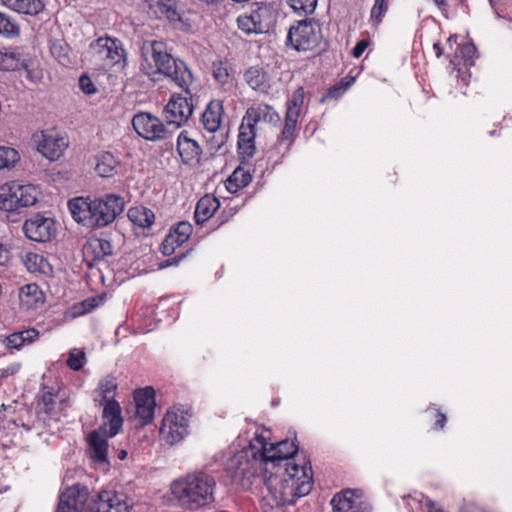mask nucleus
<instances>
[{"mask_svg": "<svg viewBox=\"0 0 512 512\" xmlns=\"http://www.w3.org/2000/svg\"><path fill=\"white\" fill-rule=\"evenodd\" d=\"M132 126L140 137L149 141L164 139L168 134L163 122L147 112L136 114L132 118Z\"/></svg>", "mask_w": 512, "mask_h": 512, "instance_id": "14", "label": "nucleus"}, {"mask_svg": "<svg viewBox=\"0 0 512 512\" xmlns=\"http://www.w3.org/2000/svg\"><path fill=\"white\" fill-rule=\"evenodd\" d=\"M238 153L243 159H250L255 155V142L238 141Z\"/></svg>", "mask_w": 512, "mask_h": 512, "instance_id": "51", "label": "nucleus"}, {"mask_svg": "<svg viewBox=\"0 0 512 512\" xmlns=\"http://www.w3.org/2000/svg\"><path fill=\"white\" fill-rule=\"evenodd\" d=\"M20 303L26 309H35L44 302V294L35 283L22 286L19 291Z\"/></svg>", "mask_w": 512, "mask_h": 512, "instance_id": "31", "label": "nucleus"}, {"mask_svg": "<svg viewBox=\"0 0 512 512\" xmlns=\"http://www.w3.org/2000/svg\"><path fill=\"white\" fill-rule=\"evenodd\" d=\"M26 237L35 242H47L56 234L55 222L52 218L36 214L23 224Z\"/></svg>", "mask_w": 512, "mask_h": 512, "instance_id": "17", "label": "nucleus"}, {"mask_svg": "<svg viewBox=\"0 0 512 512\" xmlns=\"http://www.w3.org/2000/svg\"><path fill=\"white\" fill-rule=\"evenodd\" d=\"M216 481L205 472L187 474L171 484V493L180 507L197 510L214 501Z\"/></svg>", "mask_w": 512, "mask_h": 512, "instance_id": "3", "label": "nucleus"}, {"mask_svg": "<svg viewBox=\"0 0 512 512\" xmlns=\"http://www.w3.org/2000/svg\"><path fill=\"white\" fill-rule=\"evenodd\" d=\"M89 499V490L86 486L75 484L66 487L58 497L55 512H83Z\"/></svg>", "mask_w": 512, "mask_h": 512, "instance_id": "15", "label": "nucleus"}, {"mask_svg": "<svg viewBox=\"0 0 512 512\" xmlns=\"http://www.w3.org/2000/svg\"><path fill=\"white\" fill-rule=\"evenodd\" d=\"M141 70L144 74L156 79L163 76L185 93L190 94L189 87L194 81L193 74L187 64L180 58L173 57L163 41H146L142 46Z\"/></svg>", "mask_w": 512, "mask_h": 512, "instance_id": "2", "label": "nucleus"}, {"mask_svg": "<svg viewBox=\"0 0 512 512\" xmlns=\"http://www.w3.org/2000/svg\"><path fill=\"white\" fill-rule=\"evenodd\" d=\"M10 258L9 250L0 243V266L5 265Z\"/></svg>", "mask_w": 512, "mask_h": 512, "instance_id": "61", "label": "nucleus"}, {"mask_svg": "<svg viewBox=\"0 0 512 512\" xmlns=\"http://www.w3.org/2000/svg\"><path fill=\"white\" fill-rule=\"evenodd\" d=\"M22 65L20 55L13 50H0V70L14 71Z\"/></svg>", "mask_w": 512, "mask_h": 512, "instance_id": "40", "label": "nucleus"}, {"mask_svg": "<svg viewBox=\"0 0 512 512\" xmlns=\"http://www.w3.org/2000/svg\"><path fill=\"white\" fill-rule=\"evenodd\" d=\"M321 39V30L310 20H302L291 26L286 43L299 52L315 49Z\"/></svg>", "mask_w": 512, "mask_h": 512, "instance_id": "9", "label": "nucleus"}, {"mask_svg": "<svg viewBox=\"0 0 512 512\" xmlns=\"http://www.w3.org/2000/svg\"><path fill=\"white\" fill-rule=\"evenodd\" d=\"M119 166V161L110 152H101L96 157L95 170L101 177H112Z\"/></svg>", "mask_w": 512, "mask_h": 512, "instance_id": "34", "label": "nucleus"}, {"mask_svg": "<svg viewBox=\"0 0 512 512\" xmlns=\"http://www.w3.org/2000/svg\"><path fill=\"white\" fill-rule=\"evenodd\" d=\"M286 2L293 10L308 15L315 11L318 0H286Z\"/></svg>", "mask_w": 512, "mask_h": 512, "instance_id": "47", "label": "nucleus"}, {"mask_svg": "<svg viewBox=\"0 0 512 512\" xmlns=\"http://www.w3.org/2000/svg\"><path fill=\"white\" fill-rule=\"evenodd\" d=\"M128 218L135 226L149 228L154 223L155 215L149 208L136 206L128 210Z\"/></svg>", "mask_w": 512, "mask_h": 512, "instance_id": "35", "label": "nucleus"}, {"mask_svg": "<svg viewBox=\"0 0 512 512\" xmlns=\"http://www.w3.org/2000/svg\"><path fill=\"white\" fill-rule=\"evenodd\" d=\"M87 251L94 254V259L100 260L113 253V246L111 242L103 238H91L85 247Z\"/></svg>", "mask_w": 512, "mask_h": 512, "instance_id": "38", "label": "nucleus"}, {"mask_svg": "<svg viewBox=\"0 0 512 512\" xmlns=\"http://www.w3.org/2000/svg\"><path fill=\"white\" fill-rule=\"evenodd\" d=\"M18 161L19 154L14 148L0 146V170L11 169Z\"/></svg>", "mask_w": 512, "mask_h": 512, "instance_id": "42", "label": "nucleus"}, {"mask_svg": "<svg viewBox=\"0 0 512 512\" xmlns=\"http://www.w3.org/2000/svg\"><path fill=\"white\" fill-rule=\"evenodd\" d=\"M237 25L238 28L247 35L263 33L254 22L253 17H250L249 14L240 15L237 18Z\"/></svg>", "mask_w": 512, "mask_h": 512, "instance_id": "45", "label": "nucleus"}, {"mask_svg": "<svg viewBox=\"0 0 512 512\" xmlns=\"http://www.w3.org/2000/svg\"><path fill=\"white\" fill-rule=\"evenodd\" d=\"M224 116L223 103L220 100H211L201 115L203 128L214 134L209 140L210 149L218 151L226 141V133L222 131L221 125Z\"/></svg>", "mask_w": 512, "mask_h": 512, "instance_id": "7", "label": "nucleus"}, {"mask_svg": "<svg viewBox=\"0 0 512 512\" xmlns=\"http://www.w3.org/2000/svg\"><path fill=\"white\" fill-rule=\"evenodd\" d=\"M105 427L94 430L87 436V443L91 459L96 463H108V438Z\"/></svg>", "mask_w": 512, "mask_h": 512, "instance_id": "21", "label": "nucleus"}, {"mask_svg": "<svg viewBox=\"0 0 512 512\" xmlns=\"http://www.w3.org/2000/svg\"><path fill=\"white\" fill-rule=\"evenodd\" d=\"M92 204L93 200L90 198L77 197L69 200L68 208L76 222L93 228Z\"/></svg>", "mask_w": 512, "mask_h": 512, "instance_id": "25", "label": "nucleus"}, {"mask_svg": "<svg viewBox=\"0 0 512 512\" xmlns=\"http://www.w3.org/2000/svg\"><path fill=\"white\" fill-rule=\"evenodd\" d=\"M187 96L180 94L171 95L168 103L164 108V118L168 125H174L175 128H179L184 125L193 113V104L191 93Z\"/></svg>", "mask_w": 512, "mask_h": 512, "instance_id": "12", "label": "nucleus"}, {"mask_svg": "<svg viewBox=\"0 0 512 512\" xmlns=\"http://www.w3.org/2000/svg\"><path fill=\"white\" fill-rule=\"evenodd\" d=\"M219 200L210 194L203 196L196 205L194 219L196 224L203 225L208 221L214 213L219 209Z\"/></svg>", "mask_w": 512, "mask_h": 512, "instance_id": "27", "label": "nucleus"}, {"mask_svg": "<svg viewBox=\"0 0 512 512\" xmlns=\"http://www.w3.org/2000/svg\"><path fill=\"white\" fill-rule=\"evenodd\" d=\"M102 298L98 296L89 297L79 304L74 305V315H83L91 312L100 305Z\"/></svg>", "mask_w": 512, "mask_h": 512, "instance_id": "46", "label": "nucleus"}, {"mask_svg": "<svg viewBox=\"0 0 512 512\" xmlns=\"http://www.w3.org/2000/svg\"><path fill=\"white\" fill-rule=\"evenodd\" d=\"M444 17L448 18L449 5L446 0H432Z\"/></svg>", "mask_w": 512, "mask_h": 512, "instance_id": "60", "label": "nucleus"}, {"mask_svg": "<svg viewBox=\"0 0 512 512\" xmlns=\"http://www.w3.org/2000/svg\"><path fill=\"white\" fill-rule=\"evenodd\" d=\"M427 506L430 508L429 512H443L441 509H434L432 501H428Z\"/></svg>", "mask_w": 512, "mask_h": 512, "instance_id": "64", "label": "nucleus"}, {"mask_svg": "<svg viewBox=\"0 0 512 512\" xmlns=\"http://www.w3.org/2000/svg\"><path fill=\"white\" fill-rule=\"evenodd\" d=\"M212 75L220 84L228 83L230 79V68L228 62L218 60L212 63Z\"/></svg>", "mask_w": 512, "mask_h": 512, "instance_id": "44", "label": "nucleus"}, {"mask_svg": "<svg viewBox=\"0 0 512 512\" xmlns=\"http://www.w3.org/2000/svg\"><path fill=\"white\" fill-rule=\"evenodd\" d=\"M135 415L140 419V424L146 425L154 418L155 392L152 387L139 389L134 393Z\"/></svg>", "mask_w": 512, "mask_h": 512, "instance_id": "18", "label": "nucleus"}, {"mask_svg": "<svg viewBox=\"0 0 512 512\" xmlns=\"http://www.w3.org/2000/svg\"><path fill=\"white\" fill-rule=\"evenodd\" d=\"M8 9L26 15H37L44 9L41 0H1Z\"/></svg>", "mask_w": 512, "mask_h": 512, "instance_id": "32", "label": "nucleus"}, {"mask_svg": "<svg viewBox=\"0 0 512 512\" xmlns=\"http://www.w3.org/2000/svg\"><path fill=\"white\" fill-rule=\"evenodd\" d=\"M5 411H6V407L4 405H1L0 406V434L3 433L2 430L6 428V424L8 423V421H6Z\"/></svg>", "mask_w": 512, "mask_h": 512, "instance_id": "62", "label": "nucleus"}, {"mask_svg": "<svg viewBox=\"0 0 512 512\" xmlns=\"http://www.w3.org/2000/svg\"><path fill=\"white\" fill-rule=\"evenodd\" d=\"M243 118L255 126L261 122L272 125H277L280 122V115L277 111L271 105L263 102L251 105Z\"/></svg>", "mask_w": 512, "mask_h": 512, "instance_id": "24", "label": "nucleus"}, {"mask_svg": "<svg viewBox=\"0 0 512 512\" xmlns=\"http://www.w3.org/2000/svg\"><path fill=\"white\" fill-rule=\"evenodd\" d=\"M263 449L260 456L264 462L265 485L277 506L292 505L297 499L310 493L313 487V472L305 458L295 459L298 446L294 441L282 440L269 443L262 435H256Z\"/></svg>", "mask_w": 512, "mask_h": 512, "instance_id": "1", "label": "nucleus"}, {"mask_svg": "<svg viewBox=\"0 0 512 512\" xmlns=\"http://www.w3.org/2000/svg\"><path fill=\"white\" fill-rule=\"evenodd\" d=\"M369 45V41L368 40H361L359 41L356 46L353 48V51H352V55L355 57V58H359L362 56V54L364 53V51L367 49Z\"/></svg>", "mask_w": 512, "mask_h": 512, "instance_id": "56", "label": "nucleus"}, {"mask_svg": "<svg viewBox=\"0 0 512 512\" xmlns=\"http://www.w3.org/2000/svg\"><path fill=\"white\" fill-rule=\"evenodd\" d=\"M433 50L437 58H440L443 54V48L439 42L434 43Z\"/></svg>", "mask_w": 512, "mask_h": 512, "instance_id": "63", "label": "nucleus"}, {"mask_svg": "<svg viewBox=\"0 0 512 512\" xmlns=\"http://www.w3.org/2000/svg\"><path fill=\"white\" fill-rule=\"evenodd\" d=\"M51 53L52 55L59 61L62 65L70 64L69 51L70 48L67 43L64 41H54L51 45Z\"/></svg>", "mask_w": 512, "mask_h": 512, "instance_id": "43", "label": "nucleus"}, {"mask_svg": "<svg viewBox=\"0 0 512 512\" xmlns=\"http://www.w3.org/2000/svg\"><path fill=\"white\" fill-rule=\"evenodd\" d=\"M252 7L250 17H253L260 30L266 33L270 28L272 6L266 2H255Z\"/></svg>", "mask_w": 512, "mask_h": 512, "instance_id": "33", "label": "nucleus"}, {"mask_svg": "<svg viewBox=\"0 0 512 512\" xmlns=\"http://www.w3.org/2000/svg\"><path fill=\"white\" fill-rule=\"evenodd\" d=\"M39 337V331L35 328L14 332L6 336L2 343L8 349L20 350L25 345L33 343Z\"/></svg>", "mask_w": 512, "mask_h": 512, "instance_id": "30", "label": "nucleus"}, {"mask_svg": "<svg viewBox=\"0 0 512 512\" xmlns=\"http://www.w3.org/2000/svg\"><path fill=\"white\" fill-rule=\"evenodd\" d=\"M79 87L82 92L85 94L91 95L96 92V88L91 80V78L87 75H82L79 78Z\"/></svg>", "mask_w": 512, "mask_h": 512, "instance_id": "54", "label": "nucleus"}, {"mask_svg": "<svg viewBox=\"0 0 512 512\" xmlns=\"http://www.w3.org/2000/svg\"><path fill=\"white\" fill-rule=\"evenodd\" d=\"M157 6L159 12L169 21L176 22L180 20V14L177 10V0H158Z\"/></svg>", "mask_w": 512, "mask_h": 512, "instance_id": "41", "label": "nucleus"}, {"mask_svg": "<svg viewBox=\"0 0 512 512\" xmlns=\"http://www.w3.org/2000/svg\"><path fill=\"white\" fill-rule=\"evenodd\" d=\"M38 200L37 189L30 184L22 185L16 181L0 186V210L18 212L22 208L35 205Z\"/></svg>", "mask_w": 512, "mask_h": 512, "instance_id": "5", "label": "nucleus"}, {"mask_svg": "<svg viewBox=\"0 0 512 512\" xmlns=\"http://www.w3.org/2000/svg\"><path fill=\"white\" fill-rule=\"evenodd\" d=\"M185 257V254H181L180 256H176L170 259H167L159 264V269H165L170 266L177 265L183 258Z\"/></svg>", "mask_w": 512, "mask_h": 512, "instance_id": "58", "label": "nucleus"}, {"mask_svg": "<svg viewBox=\"0 0 512 512\" xmlns=\"http://www.w3.org/2000/svg\"><path fill=\"white\" fill-rule=\"evenodd\" d=\"M244 80L254 91L267 94L271 88L267 73L259 67H250L244 73Z\"/></svg>", "mask_w": 512, "mask_h": 512, "instance_id": "28", "label": "nucleus"}, {"mask_svg": "<svg viewBox=\"0 0 512 512\" xmlns=\"http://www.w3.org/2000/svg\"><path fill=\"white\" fill-rule=\"evenodd\" d=\"M252 181L251 174L243 167H238L226 181V188L230 193H237Z\"/></svg>", "mask_w": 512, "mask_h": 512, "instance_id": "37", "label": "nucleus"}, {"mask_svg": "<svg viewBox=\"0 0 512 512\" xmlns=\"http://www.w3.org/2000/svg\"><path fill=\"white\" fill-rule=\"evenodd\" d=\"M86 361L85 353L82 351H79L77 349H73L69 353V357L67 359V365L70 369L74 371L80 370Z\"/></svg>", "mask_w": 512, "mask_h": 512, "instance_id": "50", "label": "nucleus"}, {"mask_svg": "<svg viewBox=\"0 0 512 512\" xmlns=\"http://www.w3.org/2000/svg\"><path fill=\"white\" fill-rule=\"evenodd\" d=\"M22 262L30 273L41 274L48 277L53 275L52 265L40 254L26 252L22 256Z\"/></svg>", "mask_w": 512, "mask_h": 512, "instance_id": "29", "label": "nucleus"}, {"mask_svg": "<svg viewBox=\"0 0 512 512\" xmlns=\"http://www.w3.org/2000/svg\"><path fill=\"white\" fill-rule=\"evenodd\" d=\"M130 508L125 495L103 490L90 501L87 512H130Z\"/></svg>", "mask_w": 512, "mask_h": 512, "instance_id": "16", "label": "nucleus"}, {"mask_svg": "<svg viewBox=\"0 0 512 512\" xmlns=\"http://www.w3.org/2000/svg\"><path fill=\"white\" fill-rule=\"evenodd\" d=\"M259 449H263V446L254 437L248 447L228 459L226 471L232 482H242L243 485L250 484L251 478L264 470V462Z\"/></svg>", "mask_w": 512, "mask_h": 512, "instance_id": "4", "label": "nucleus"}, {"mask_svg": "<svg viewBox=\"0 0 512 512\" xmlns=\"http://www.w3.org/2000/svg\"><path fill=\"white\" fill-rule=\"evenodd\" d=\"M117 389L118 383L115 377L107 375L101 379L96 389V393L101 397L99 405H102L103 402L116 401L115 396Z\"/></svg>", "mask_w": 512, "mask_h": 512, "instance_id": "36", "label": "nucleus"}, {"mask_svg": "<svg viewBox=\"0 0 512 512\" xmlns=\"http://www.w3.org/2000/svg\"><path fill=\"white\" fill-rule=\"evenodd\" d=\"M234 213L235 212L233 211L232 208L229 210H223L217 218V220L219 221L218 226L226 223L234 215Z\"/></svg>", "mask_w": 512, "mask_h": 512, "instance_id": "59", "label": "nucleus"}, {"mask_svg": "<svg viewBox=\"0 0 512 512\" xmlns=\"http://www.w3.org/2000/svg\"><path fill=\"white\" fill-rule=\"evenodd\" d=\"M104 426H109V436L114 437L119 433L123 425L121 407L117 401L103 402Z\"/></svg>", "mask_w": 512, "mask_h": 512, "instance_id": "26", "label": "nucleus"}, {"mask_svg": "<svg viewBox=\"0 0 512 512\" xmlns=\"http://www.w3.org/2000/svg\"><path fill=\"white\" fill-rule=\"evenodd\" d=\"M177 151L184 164L196 166L200 163L202 148L197 141L189 137L187 131H181L178 135Z\"/></svg>", "mask_w": 512, "mask_h": 512, "instance_id": "20", "label": "nucleus"}, {"mask_svg": "<svg viewBox=\"0 0 512 512\" xmlns=\"http://www.w3.org/2000/svg\"><path fill=\"white\" fill-rule=\"evenodd\" d=\"M56 396L57 392L55 389L47 386L43 387L39 393L36 405V415L38 422L43 426H47L51 420H58L59 418L55 409Z\"/></svg>", "mask_w": 512, "mask_h": 512, "instance_id": "19", "label": "nucleus"}, {"mask_svg": "<svg viewBox=\"0 0 512 512\" xmlns=\"http://www.w3.org/2000/svg\"><path fill=\"white\" fill-rule=\"evenodd\" d=\"M37 151L50 161L58 160L68 147V140L55 131H39L33 134Z\"/></svg>", "mask_w": 512, "mask_h": 512, "instance_id": "13", "label": "nucleus"}, {"mask_svg": "<svg viewBox=\"0 0 512 512\" xmlns=\"http://www.w3.org/2000/svg\"><path fill=\"white\" fill-rule=\"evenodd\" d=\"M189 410L180 407L169 409L162 421L160 433L170 445L180 442L189 433Z\"/></svg>", "mask_w": 512, "mask_h": 512, "instance_id": "6", "label": "nucleus"}, {"mask_svg": "<svg viewBox=\"0 0 512 512\" xmlns=\"http://www.w3.org/2000/svg\"><path fill=\"white\" fill-rule=\"evenodd\" d=\"M90 51L104 68L125 64V50L120 40L100 37L90 45Z\"/></svg>", "mask_w": 512, "mask_h": 512, "instance_id": "10", "label": "nucleus"}, {"mask_svg": "<svg viewBox=\"0 0 512 512\" xmlns=\"http://www.w3.org/2000/svg\"><path fill=\"white\" fill-rule=\"evenodd\" d=\"M124 199L116 194H106L93 200V228L105 227L124 211Z\"/></svg>", "mask_w": 512, "mask_h": 512, "instance_id": "11", "label": "nucleus"}, {"mask_svg": "<svg viewBox=\"0 0 512 512\" xmlns=\"http://www.w3.org/2000/svg\"><path fill=\"white\" fill-rule=\"evenodd\" d=\"M27 78L33 83H39L43 79V71L38 66L25 65L24 66Z\"/></svg>", "mask_w": 512, "mask_h": 512, "instance_id": "52", "label": "nucleus"}, {"mask_svg": "<svg viewBox=\"0 0 512 512\" xmlns=\"http://www.w3.org/2000/svg\"><path fill=\"white\" fill-rule=\"evenodd\" d=\"M256 137V126L252 123H248L244 118L239 127L238 141L241 142H255Z\"/></svg>", "mask_w": 512, "mask_h": 512, "instance_id": "49", "label": "nucleus"}, {"mask_svg": "<svg viewBox=\"0 0 512 512\" xmlns=\"http://www.w3.org/2000/svg\"><path fill=\"white\" fill-rule=\"evenodd\" d=\"M304 104V89L299 87L287 102L284 126L278 137V144L289 150L297 135V123Z\"/></svg>", "mask_w": 512, "mask_h": 512, "instance_id": "8", "label": "nucleus"}, {"mask_svg": "<svg viewBox=\"0 0 512 512\" xmlns=\"http://www.w3.org/2000/svg\"><path fill=\"white\" fill-rule=\"evenodd\" d=\"M21 369V364L18 362L11 363L4 368H0V378H7L17 374Z\"/></svg>", "mask_w": 512, "mask_h": 512, "instance_id": "55", "label": "nucleus"}, {"mask_svg": "<svg viewBox=\"0 0 512 512\" xmlns=\"http://www.w3.org/2000/svg\"><path fill=\"white\" fill-rule=\"evenodd\" d=\"M331 505L333 512H371V507L355 497L351 490L336 494L331 500Z\"/></svg>", "mask_w": 512, "mask_h": 512, "instance_id": "23", "label": "nucleus"}, {"mask_svg": "<svg viewBox=\"0 0 512 512\" xmlns=\"http://www.w3.org/2000/svg\"><path fill=\"white\" fill-rule=\"evenodd\" d=\"M436 422L434 425L435 430H442L446 423V415L438 410H435Z\"/></svg>", "mask_w": 512, "mask_h": 512, "instance_id": "57", "label": "nucleus"}, {"mask_svg": "<svg viewBox=\"0 0 512 512\" xmlns=\"http://www.w3.org/2000/svg\"><path fill=\"white\" fill-rule=\"evenodd\" d=\"M477 48L476 46L469 42L462 45H459L455 54L454 60L451 62L456 66L460 64V60L463 61V65L468 67L474 64V60L476 58Z\"/></svg>", "mask_w": 512, "mask_h": 512, "instance_id": "39", "label": "nucleus"}, {"mask_svg": "<svg viewBox=\"0 0 512 512\" xmlns=\"http://www.w3.org/2000/svg\"><path fill=\"white\" fill-rule=\"evenodd\" d=\"M387 10H388V3L386 0H375L374 1V5L371 9V14H370V20L372 21L373 25L377 26L382 22L383 17L385 15V13L387 12Z\"/></svg>", "mask_w": 512, "mask_h": 512, "instance_id": "48", "label": "nucleus"}, {"mask_svg": "<svg viewBox=\"0 0 512 512\" xmlns=\"http://www.w3.org/2000/svg\"><path fill=\"white\" fill-rule=\"evenodd\" d=\"M14 31L15 26L9 21L5 14L0 13V35L10 36Z\"/></svg>", "mask_w": 512, "mask_h": 512, "instance_id": "53", "label": "nucleus"}, {"mask_svg": "<svg viewBox=\"0 0 512 512\" xmlns=\"http://www.w3.org/2000/svg\"><path fill=\"white\" fill-rule=\"evenodd\" d=\"M193 227L189 222L182 221L173 228L161 244V252L165 256L174 253L177 247L184 244L191 236Z\"/></svg>", "mask_w": 512, "mask_h": 512, "instance_id": "22", "label": "nucleus"}]
</instances>
